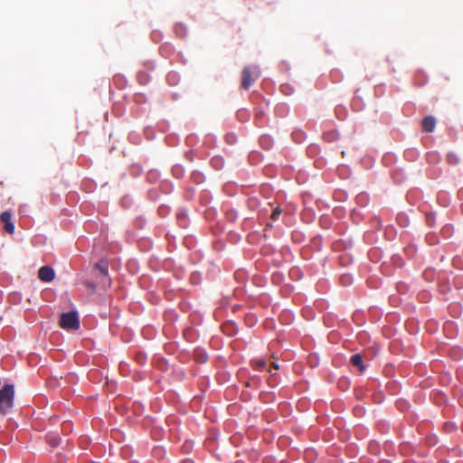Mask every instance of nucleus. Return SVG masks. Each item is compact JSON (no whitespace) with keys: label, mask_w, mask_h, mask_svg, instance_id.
Returning a JSON list of instances; mask_svg holds the SVG:
<instances>
[{"label":"nucleus","mask_w":463,"mask_h":463,"mask_svg":"<svg viewBox=\"0 0 463 463\" xmlns=\"http://www.w3.org/2000/svg\"><path fill=\"white\" fill-rule=\"evenodd\" d=\"M14 390L12 384H5L0 390V413L6 414L14 404Z\"/></svg>","instance_id":"nucleus-1"},{"label":"nucleus","mask_w":463,"mask_h":463,"mask_svg":"<svg viewBox=\"0 0 463 463\" xmlns=\"http://www.w3.org/2000/svg\"><path fill=\"white\" fill-rule=\"evenodd\" d=\"M59 325L66 330H77L80 327V321L75 311L62 313L60 317Z\"/></svg>","instance_id":"nucleus-2"},{"label":"nucleus","mask_w":463,"mask_h":463,"mask_svg":"<svg viewBox=\"0 0 463 463\" xmlns=\"http://www.w3.org/2000/svg\"><path fill=\"white\" fill-rule=\"evenodd\" d=\"M260 77L258 68L245 67L241 72V87L248 90Z\"/></svg>","instance_id":"nucleus-3"},{"label":"nucleus","mask_w":463,"mask_h":463,"mask_svg":"<svg viewBox=\"0 0 463 463\" xmlns=\"http://www.w3.org/2000/svg\"><path fill=\"white\" fill-rule=\"evenodd\" d=\"M0 220L4 223L5 231L13 234L14 232V224L12 222V213L10 211H5L0 215Z\"/></svg>","instance_id":"nucleus-4"},{"label":"nucleus","mask_w":463,"mask_h":463,"mask_svg":"<svg viewBox=\"0 0 463 463\" xmlns=\"http://www.w3.org/2000/svg\"><path fill=\"white\" fill-rule=\"evenodd\" d=\"M38 277L43 282H51L55 278V272L52 268L49 266H43L40 268L38 271Z\"/></svg>","instance_id":"nucleus-5"},{"label":"nucleus","mask_w":463,"mask_h":463,"mask_svg":"<svg viewBox=\"0 0 463 463\" xmlns=\"http://www.w3.org/2000/svg\"><path fill=\"white\" fill-rule=\"evenodd\" d=\"M422 129L427 132L430 133L435 129L436 126V119L432 116H427L425 117L421 121Z\"/></svg>","instance_id":"nucleus-6"},{"label":"nucleus","mask_w":463,"mask_h":463,"mask_svg":"<svg viewBox=\"0 0 463 463\" xmlns=\"http://www.w3.org/2000/svg\"><path fill=\"white\" fill-rule=\"evenodd\" d=\"M351 363L354 366L357 367L359 372L363 373L365 370V366L363 363V357L360 354H355L351 357Z\"/></svg>","instance_id":"nucleus-7"},{"label":"nucleus","mask_w":463,"mask_h":463,"mask_svg":"<svg viewBox=\"0 0 463 463\" xmlns=\"http://www.w3.org/2000/svg\"><path fill=\"white\" fill-rule=\"evenodd\" d=\"M95 269L99 270V272L101 276L108 277L109 267H108V262L106 260H100L99 262L96 263Z\"/></svg>","instance_id":"nucleus-8"},{"label":"nucleus","mask_w":463,"mask_h":463,"mask_svg":"<svg viewBox=\"0 0 463 463\" xmlns=\"http://www.w3.org/2000/svg\"><path fill=\"white\" fill-rule=\"evenodd\" d=\"M252 364L256 370L262 371L266 368L267 362L264 359L252 361Z\"/></svg>","instance_id":"nucleus-9"},{"label":"nucleus","mask_w":463,"mask_h":463,"mask_svg":"<svg viewBox=\"0 0 463 463\" xmlns=\"http://www.w3.org/2000/svg\"><path fill=\"white\" fill-rule=\"evenodd\" d=\"M47 441L52 447H57L60 444V438L54 435H48Z\"/></svg>","instance_id":"nucleus-10"},{"label":"nucleus","mask_w":463,"mask_h":463,"mask_svg":"<svg viewBox=\"0 0 463 463\" xmlns=\"http://www.w3.org/2000/svg\"><path fill=\"white\" fill-rule=\"evenodd\" d=\"M281 213H282V209L280 207H276L271 213V220L277 221L279 218V216L281 215Z\"/></svg>","instance_id":"nucleus-11"},{"label":"nucleus","mask_w":463,"mask_h":463,"mask_svg":"<svg viewBox=\"0 0 463 463\" xmlns=\"http://www.w3.org/2000/svg\"><path fill=\"white\" fill-rule=\"evenodd\" d=\"M351 280V278L348 276V275H343L341 277V282L344 284V285H347Z\"/></svg>","instance_id":"nucleus-12"},{"label":"nucleus","mask_w":463,"mask_h":463,"mask_svg":"<svg viewBox=\"0 0 463 463\" xmlns=\"http://www.w3.org/2000/svg\"><path fill=\"white\" fill-rule=\"evenodd\" d=\"M271 365H272V367H273L275 370H279V365L276 362H272V363H271Z\"/></svg>","instance_id":"nucleus-13"},{"label":"nucleus","mask_w":463,"mask_h":463,"mask_svg":"<svg viewBox=\"0 0 463 463\" xmlns=\"http://www.w3.org/2000/svg\"><path fill=\"white\" fill-rule=\"evenodd\" d=\"M199 361H200L201 363H203V362H205V361H206V357L203 355L202 357H200Z\"/></svg>","instance_id":"nucleus-14"},{"label":"nucleus","mask_w":463,"mask_h":463,"mask_svg":"<svg viewBox=\"0 0 463 463\" xmlns=\"http://www.w3.org/2000/svg\"><path fill=\"white\" fill-rule=\"evenodd\" d=\"M89 286H90L91 288H95V285H94V284H89Z\"/></svg>","instance_id":"nucleus-15"}]
</instances>
